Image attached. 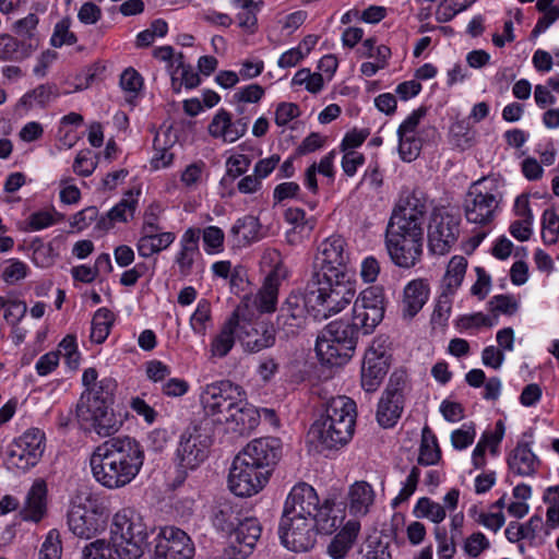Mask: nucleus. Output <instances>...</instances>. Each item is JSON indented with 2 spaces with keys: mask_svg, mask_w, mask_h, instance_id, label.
I'll return each instance as SVG.
<instances>
[{
  "mask_svg": "<svg viewBox=\"0 0 559 559\" xmlns=\"http://www.w3.org/2000/svg\"><path fill=\"white\" fill-rule=\"evenodd\" d=\"M440 460L441 450L439 448L437 437L428 426H425L421 431V440L417 462L419 465L429 466L437 464Z\"/></svg>",
  "mask_w": 559,
  "mask_h": 559,
  "instance_id": "obj_39",
  "label": "nucleus"
},
{
  "mask_svg": "<svg viewBox=\"0 0 559 559\" xmlns=\"http://www.w3.org/2000/svg\"><path fill=\"white\" fill-rule=\"evenodd\" d=\"M44 451L45 433L31 428L9 444L7 463L10 467L27 471L39 462Z\"/></svg>",
  "mask_w": 559,
  "mask_h": 559,
  "instance_id": "obj_12",
  "label": "nucleus"
},
{
  "mask_svg": "<svg viewBox=\"0 0 559 559\" xmlns=\"http://www.w3.org/2000/svg\"><path fill=\"white\" fill-rule=\"evenodd\" d=\"M139 194L140 191H136L135 194L132 190L128 191L124 198L107 213V217H102L98 221V227L108 230L112 227L114 222H128V217H132L134 214Z\"/></svg>",
  "mask_w": 559,
  "mask_h": 559,
  "instance_id": "obj_34",
  "label": "nucleus"
},
{
  "mask_svg": "<svg viewBox=\"0 0 559 559\" xmlns=\"http://www.w3.org/2000/svg\"><path fill=\"white\" fill-rule=\"evenodd\" d=\"M308 300L305 295L292 292L283 301L275 320L276 329L286 337L297 335L306 328L308 319Z\"/></svg>",
  "mask_w": 559,
  "mask_h": 559,
  "instance_id": "obj_15",
  "label": "nucleus"
},
{
  "mask_svg": "<svg viewBox=\"0 0 559 559\" xmlns=\"http://www.w3.org/2000/svg\"><path fill=\"white\" fill-rule=\"evenodd\" d=\"M239 453L272 473L282 456V443L277 438H259L249 442Z\"/></svg>",
  "mask_w": 559,
  "mask_h": 559,
  "instance_id": "obj_22",
  "label": "nucleus"
},
{
  "mask_svg": "<svg viewBox=\"0 0 559 559\" xmlns=\"http://www.w3.org/2000/svg\"><path fill=\"white\" fill-rule=\"evenodd\" d=\"M404 408V403L395 402V399L382 396L377 411V419L380 426L384 428L393 427Z\"/></svg>",
  "mask_w": 559,
  "mask_h": 559,
  "instance_id": "obj_43",
  "label": "nucleus"
},
{
  "mask_svg": "<svg viewBox=\"0 0 559 559\" xmlns=\"http://www.w3.org/2000/svg\"><path fill=\"white\" fill-rule=\"evenodd\" d=\"M29 96L34 98L38 105L46 106L50 100L59 96V91L55 84H41L33 90Z\"/></svg>",
  "mask_w": 559,
  "mask_h": 559,
  "instance_id": "obj_63",
  "label": "nucleus"
},
{
  "mask_svg": "<svg viewBox=\"0 0 559 559\" xmlns=\"http://www.w3.org/2000/svg\"><path fill=\"white\" fill-rule=\"evenodd\" d=\"M213 428L207 418L192 421L180 436L177 448L178 467L182 472L195 469L207 457Z\"/></svg>",
  "mask_w": 559,
  "mask_h": 559,
  "instance_id": "obj_9",
  "label": "nucleus"
},
{
  "mask_svg": "<svg viewBox=\"0 0 559 559\" xmlns=\"http://www.w3.org/2000/svg\"><path fill=\"white\" fill-rule=\"evenodd\" d=\"M182 59L183 55L179 53V56L176 58L178 66L174 72H176V74L180 72L181 83L187 88L197 87L200 84V76L197 72L193 71L190 64H185Z\"/></svg>",
  "mask_w": 559,
  "mask_h": 559,
  "instance_id": "obj_60",
  "label": "nucleus"
},
{
  "mask_svg": "<svg viewBox=\"0 0 559 559\" xmlns=\"http://www.w3.org/2000/svg\"><path fill=\"white\" fill-rule=\"evenodd\" d=\"M306 292L309 307L323 318L344 310L354 300L356 294L355 285L347 275L333 277L323 273L310 276Z\"/></svg>",
  "mask_w": 559,
  "mask_h": 559,
  "instance_id": "obj_5",
  "label": "nucleus"
},
{
  "mask_svg": "<svg viewBox=\"0 0 559 559\" xmlns=\"http://www.w3.org/2000/svg\"><path fill=\"white\" fill-rule=\"evenodd\" d=\"M231 234L238 237V243L246 245L255 240L259 231L258 218L247 215L239 218L231 227Z\"/></svg>",
  "mask_w": 559,
  "mask_h": 559,
  "instance_id": "obj_44",
  "label": "nucleus"
},
{
  "mask_svg": "<svg viewBox=\"0 0 559 559\" xmlns=\"http://www.w3.org/2000/svg\"><path fill=\"white\" fill-rule=\"evenodd\" d=\"M238 312L234 311L213 335L210 343V358L223 359L234 348L237 340Z\"/></svg>",
  "mask_w": 559,
  "mask_h": 559,
  "instance_id": "obj_25",
  "label": "nucleus"
},
{
  "mask_svg": "<svg viewBox=\"0 0 559 559\" xmlns=\"http://www.w3.org/2000/svg\"><path fill=\"white\" fill-rule=\"evenodd\" d=\"M260 423L258 411L249 405L246 400L237 405L233 412L226 417L223 426L227 431H233L240 436L249 435Z\"/></svg>",
  "mask_w": 559,
  "mask_h": 559,
  "instance_id": "obj_26",
  "label": "nucleus"
},
{
  "mask_svg": "<svg viewBox=\"0 0 559 559\" xmlns=\"http://www.w3.org/2000/svg\"><path fill=\"white\" fill-rule=\"evenodd\" d=\"M374 490L365 480L355 481L348 489L347 500L349 513L357 516L366 515L374 502Z\"/></svg>",
  "mask_w": 559,
  "mask_h": 559,
  "instance_id": "obj_30",
  "label": "nucleus"
},
{
  "mask_svg": "<svg viewBox=\"0 0 559 559\" xmlns=\"http://www.w3.org/2000/svg\"><path fill=\"white\" fill-rule=\"evenodd\" d=\"M147 526L136 510L123 508L114 515L110 539L120 559L141 558L147 547Z\"/></svg>",
  "mask_w": 559,
  "mask_h": 559,
  "instance_id": "obj_6",
  "label": "nucleus"
},
{
  "mask_svg": "<svg viewBox=\"0 0 559 559\" xmlns=\"http://www.w3.org/2000/svg\"><path fill=\"white\" fill-rule=\"evenodd\" d=\"M539 464L527 442H519L508 459L510 471L519 476L534 475Z\"/></svg>",
  "mask_w": 559,
  "mask_h": 559,
  "instance_id": "obj_31",
  "label": "nucleus"
},
{
  "mask_svg": "<svg viewBox=\"0 0 559 559\" xmlns=\"http://www.w3.org/2000/svg\"><path fill=\"white\" fill-rule=\"evenodd\" d=\"M115 316L107 308H99L92 319L91 341L102 344L106 341L114 324Z\"/></svg>",
  "mask_w": 559,
  "mask_h": 559,
  "instance_id": "obj_41",
  "label": "nucleus"
},
{
  "mask_svg": "<svg viewBox=\"0 0 559 559\" xmlns=\"http://www.w3.org/2000/svg\"><path fill=\"white\" fill-rule=\"evenodd\" d=\"M385 298L382 287L370 286L354 300L352 322L362 334H371L383 320Z\"/></svg>",
  "mask_w": 559,
  "mask_h": 559,
  "instance_id": "obj_10",
  "label": "nucleus"
},
{
  "mask_svg": "<svg viewBox=\"0 0 559 559\" xmlns=\"http://www.w3.org/2000/svg\"><path fill=\"white\" fill-rule=\"evenodd\" d=\"M407 382V376L404 371H394L389 379L388 386L382 396L395 399L397 403H404V390Z\"/></svg>",
  "mask_w": 559,
  "mask_h": 559,
  "instance_id": "obj_52",
  "label": "nucleus"
},
{
  "mask_svg": "<svg viewBox=\"0 0 559 559\" xmlns=\"http://www.w3.org/2000/svg\"><path fill=\"white\" fill-rule=\"evenodd\" d=\"M145 454L142 444L124 436L106 440L91 455L94 478L108 489L129 485L140 473Z\"/></svg>",
  "mask_w": 559,
  "mask_h": 559,
  "instance_id": "obj_2",
  "label": "nucleus"
},
{
  "mask_svg": "<svg viewBox=\"0 0 559 559\" xmlns=\"http://www.w3.org/2000/svg\"><path fill=\"white\" fill-rule=\"evenodd\" d=\"M136 249L141 257L150 258L167 249L176 239L171 231H162V228L141 230Z\"/></svg>",
  "mask_w": 559,
  "mask_h": 559,
  "instance_id": "obj_29",
  "label": "nucleus"
},
{
  "mask_svg": "<svg viewBox=\"0 0 559 559\" xmlns=\"http://www.w3.org/2000/svg\"><path fill=\"white\" fill-rule=\"evenodd\" d=\"M389 370V356L384 350L371 346L365 354L361 366V386L366 392L378 390Z\"/></svg>",
  "mask_w": 559,
  "mask_h": 559,
  "instance_id": "obj_21",
  "label": "nucleus"
},
{
  "mask_svg": "<svg viewBox=\"0 0 559 559\" xmlns=\"http://www.w3.org/2000/svg\"><path fill=\"white\" fill-rule=\"evenodd\" d=\"M420 477V469L417 466H413L405 483L403 484L402 489L393 501V504L396 506L402 503L415 492L418 481Z\"/></svg>",
  "mask_w": 559,
  "mask_h": 559,
  "instance_id": "obj_57",
  "label": "nucleus"
},
{
  "mask_svg": "<svg viewBox=\"0 0 559 559\" xmlns=\"http://www.w3.org/2000/svg\"><path fill=\"white\" fill-rule=\"evenodd\" d=\"M262 534V526L255 518L240 519L230 533V544L225 549L233 559H246L252 554Z\"/></svg>",
  "mask_w": 559,
  "mask_h": 559,
  "instance_id": "obj_17",
  "label": "nucleus"
},
{
  "mask_svg": "<svg viewBox=\"0 0 559 559\" xmlns=\"http://www.w3.org/2000/svg\"><path fill=\"white\" fill-rule=\"evenodd\" d=\"M489 547V542L486 536L480 533L472 534L465 542L464 549L471 557H478L483 550Z\"/></svg>",
  "mask_w": 559,
  "mask_h": 559,
  "instance_id": "obj_64",
  "label": "nucleus"
},
{
  "mask_svg": "<svg viewBox=\"0 0 559 559\" xmlns=\"http://www.w3.org/2000/svg\"><path fill=\"white\" fill-rule=\"evenodd\" d=\"M319 497L312 486L300 483L293 487L284 506L285 512L309 516L318 511Z\"/></svg>",
  "mask_w": 559,
  "mask_h": 559,
  "instance_id": "obj_23",
  "label": "nucleus"
},
{
  "mask_svg": "<svg viewBox=\"0 0 559 559\" xmlns=\"http://www.w3.org/2000/svg\"><path fill=\"white\" fill-rule=\"evenodd\" d=\"M460 215L435 210L428 223V248L433 254H447L460 236Z\"/></svg>",
  "mask_w": 559,
  "mask_h": 559,
  "instance_id": "obj_11",
  "label": "nucleus"
},
{
  "mask_svg": "<svg viewBox=\"0 0 559 559\" xmlns=\"http://www.w3.org/2000/svg\"><path fill=\"white\" fill-rule=\"evenodd\" d=\"M359 531L360 523L349 520L329 544L328 554L333 559H344L356 542Z\"/></svg>",
  "mask_w": 559,
  "mask_h": 559,
  "instance_id": "obj_33",
  "label": "nucleus"
},
{
  "mask_svg": "<svg viewBox=\"0 0 559 559\" xmlns=\"http://www.w3.org/2000/svg\"><path fill=\"white\" fill-rule=\"evenodd\" d=\"M492 312H500L503 314L512 316L519 309V304L513 296L497 295L489 301Z\"/></svg>",
  "mask_w": 559,
  "mask_h": 559,
  "instance_id": "obj_59",
  "label": "nucleus"
},
{
  "mask_svg": "<svg viewBox=\"0 0 559 559\" xmlns=\"http://www.w3.org/2000/svg\"><path fill=\"white\" fill-rule=\"evenodd\" d=\"M259 475L248 474L235 462L228 475V487L233 493L238 497H251L261 491L267 484L262 476L263 473L259 471Z\"/></svg>",
  "mask_w": 559,
  "mask_h": 559,
  "instance_id": "obj_24",
  "label": "nucleus"
},
{
  "mask_svg": "<svg viewBox=\"0 0 559 559\" xmlns=\"http://www.w3.org/2000/svg\"><path fill=\"white\" fill-rule=\"evenodd\" d=\"M38 16L29 13L27 16L15 21L12 25L14 37L21 41L31 45V50L34 52L39 46V37L37 35Z\"/></svg>",
  "mask_w": 559,
  "mask_h": 559,
  "instance_id": "obj_38",
  "label": "nucleus"
},
{
  "mask_svg": "<svg viewBox=\"0 0 559 559\" xmlns=\"http://www.w3.org/2000/svg\"><path fill=\"white\" fill-rule=\"evenodd\" d=\"M212 319L211 304L206 299L198 302L197 309L190 318L191 329L200 335H205L207 323Z\"/></svg>",
  "mask_w": 559,
  "mask_h": 559,
  "instance_id": "obj_46",
  "label": "nucleus"
},
{
  "mask_svg": "<svg viewBox=\"0 0 559 559\" xmlns=\"http://www.w3.org/2000/svg\"><path fill=\"white\" fill-rule=\"evenodd\" d=\"M33 51L27 45L11 34H0V60L4 62H21L31 57Z\"/></svg>",
  "mask_w": 559,
  "mask_h": 559,
  "instance_id": "obj_37",
  "label": "nucleus"
},
{
  "mask_svg": "<svg viewBox=\"0 0 559 559\" xmlns=\"http://www.w3.org/2000/svg\"><path fill=\"white\" fill-rule=\"evenodd\" d=\"M415 511L418 513V516L427 518L437 524L442 522L445 518L444 507L426 497L417 501Z\"/></svg>",
  "mask_w": 559,
  "mask_h": 559,
  "instance_id": "obj_47",
  "label": "nucleus"
},
{
  "mask_svg": "<svg viewBox=\"0 0 559 559\" xmlns=\"http://www.w3.org/2000/svg\"><path fill=\"white\" fill-rule=\"evenodd\" d=\"M345 239L338 235L323 240L314 257L311 275H321L322 273L333 277L347 275L345 265L348 254L345 251Z\"/></svg>",
  "mask_w": 559,
  "mask_h": 559,
  "instance_id": "obj_14",
  "label": "nucleus"
},
{
  "mask_svg": "<svg viewBox=\"0 0 559 559\" xmlns=\"http://www.w3.org/2000/svg\"><path fill=\"white\" fill-rule=\"evenodd\" d=\"M116 386L114 379L104 378L96 386L85 389L76 404L78 419L100 437L112 436L122 425L112 409Z\"/></svg>",
  "mask_w": 559,
  "mask_h": 559,
  "instance_id": "obj_4",
  "label": "nucleus"
},
{
  "mask_svg": "<svg viewBox=\"0 0 559 559\" xmlns=\"http://www.w3.org/2000/svg\"><path fill=\"white\" fill-rule=\"evenodd\" d=\"M361 559H391L389 544L378 537H369L361 550Z\"/></svg>",
  "mask_w": 559,
  "mask_h": 559,
  "instance_id": "obj_50",
  "label": "nucleus"
},
{
  "mask_svg": "<svg viewBox=\"0 0 559 559\" xmlns=\"http://www.w3.org/2000/svg\"><path fill=\"white\" fill-rule=\"evenodd\" d=\"M264 95V88L259 84H250L246 87L239 88L234 94V100L240 103H258Z\"/></svg>",
  "mask_w": 559,
  "mask_h": 559,
  "instance_id": "obj_61",
  "label": "nucleus"
},
{
  "mask_svg": "<svg viewBox=\"0 0 559 559\" xmlns=\"http://www.w3.org/2000/svg\"><path fill=\"white\" fill-rule=\"evenodd\" d=\"M67 522L73 535L90 539L106 528L107 514L98 507L74 504L68 512Z\"/></svg>",
  "mask_w": 559,
  "mask_h": 559,
  "instance_id": "obj_16",
  "label": "nucleus"
},
{
  "mask_svg": "<svg viewBox=\"0 0 559 559\" xmlns=\"http://www.w3.org/2000/svg\"><path fill=\"white\" fill-rule=\"evenodd\" d=\"M332 504L329 500H326L321 507L318 506V511H314V514L311 515L313 521V531L316 534H332L340 527L341 520L337 515H332Z\"/></svg>",
  "mask_w": 559,
  "mask_h": 559,
  "instance_id": "obj_40",
  "label": "nucleus"
},
{
  "mask_svg": "<svg viewBox=\"0 0 559 559\" xmlns=\"http://www.w3.org/2000/svg\"><path fill=\"white\" fill-rule=\"evenodd\" d=\"M454 293L443 289L442 294L437 300L431 321L435 324L445 325L449 320L451 308H452V296Z\"/></svg>",
  "mask_w": 559,
  "mask_h": 559,
  "instance_id": "obj_54",
  "label": "nucleus"
},
{
  "mask_svg": "<svg viewBox=\"0 0 559 559\" xmlns=\"http://www.w3.org/2000/svg\"><path fill=\"white\" fill-rule=\"evenodd\" d=\"M399 154L405 162L417 158L421 150V140L417 135H397Z\"/></svg>",
  "mask_w": 559,
  "mask_h": 559,
  "instance_id": "obj_51",
  "label": "nucleus"
},
{
  "mask_svg": "<svg viewBox=\"0 0 559 559\" xmlns=\"http://www.w3.org/2000/svg\"><path fill=\"white\" fill-rule=\"evenodd\" d=\"M356 415L354 400L344 395L330 399L324 413L310 427L308 436L311 442L322 450L345 445L354 435Z\"/></svg>",
  "mask_w": 559,
  "mask_h": 559,
  "instance_id": "obj_3",
  "label": "nucleus"
},
{
  "mask_svg": "<svg viewBox=\"0 0 559 559\" xmlns=\"http://www.w3.org/2000/svg\"><path fill=\"white\" fill-rule=\"evenodd\" d=\"M239 511L236 506L229 501L216 502L210 511L212 525L219 532L231 533L239 522Z\"/></svg>",
  "mask_w": 559,
  "mask_h": 559,
  "instance_id": "obj_35",
  "label": "nucleus"
},
{
  "mask_svg": "<svg viewBox=\"0 0 559 559\" xmlns=\"http://www.w3.org/2000/svg\"><path fill=\"white\" fill-rule=\"evenodd\" d=\"M27 274V266L25 263L19 260H9L8 265L2 270L1 277L7 284H14L23 278Z\"/></svg>",
  "mask_w": 559,
  "mask_h": 559,
  "instance_id": "obj_56",
  "label": "nucleus"
},
{
  "mask_svg": "<svg viewBox=\"0 0 559 559\" xmlns=\"http://www.w3.org/2000/svg\"><path fill=\"white\" fill-rule=\"evenodd\" d=\"M467 267V261L462 255H454L448 263L442 285L449 293H455L461 286Z\"/></svg>",
  "mask_w": 559,
  "mask_h": 559,
  "instance_id": "obj_42",
  "label": "nucleus"
},
{
  "mask_svg": "<svg viewBox=\"0 0 559 559\" xmlns=\"http://www.w3.org/2000/svg\"><path fill=\"white\" fill-rule=\"evenodd\" d=\"M83 559H110L111 549L105 539H96L83 548Z\"/></svg>",
  "mask_w": 559,
  "mask_h": 559,
  "instance_id": "obj_58",
  "label": "nucleus"
},
{
  "mask_svg": "<svg viewBox=\"0 0 559 559\" xmlns=\"http://www.w3.org/2000/svg\"><path fill=\"white\" fill-rule=\"evenodd\" d=\"M542 237L547 245H554L559 237V215L552 209H547L542 218Z\"/></svg>",
  "mask_w": 559,
  "mask_h": 559,
  "instance_id": "obj_48",
  "label": "nucleus"
},
{
  "mask_svg": "<svg viewBox=\"0 0 559 559\" xmlns=\"http://www.w3.org/2000/svg\"><path fill=\"white\" fill-rule=\"evenodd\" d=\"M359 333L353 322L335 320L330 322L319 335L328 338L329 342H334L336 345L340 344L341 350L348 348L355 352Z\"/></svg>",
  "mask_w": 559,
  "mask_h": 559,
  "instance_id": "obj_28",
  "label": "nucleus"
},
{
  "mask_svg": "<svg viewBox=\"0 0 559 559\" xmlns=\"http://www.w3.org/2000/svg\"><path fill=\"white\" fill-rule=\"evenodd\" d=\"M300 115L299 107L294 103H281L275 110V123L280 127L286 126L289 121Z\"/></svg>",
  "mask_w": 559,
  "mask_h": 559,
  "instance_id": "obj_62",
  "label": "nucleus"
},
{
  "mask_svg": "<svg viewBox=\"0 0 559 559\" xmlns=\"http://www.w3.org/2000/svg\"><path fill=\"white\" fill-rule=\"evenodd\" d=\"M287 276L288 271L283 263H276L266 275L253 300L255 308L261 313H273L276 310L278 289Z\"/></svg>",
  "mask_w": 559,
  "mask_h": 559,
  "instance_id": "obj_20",
  "label": "nucleus"
},
{
  "mask_svg": "<svg viewBox=\"0 0 559 559\" xmlns=\"http://www.w3.org/2000/svg\"><path fill=\"white\" fill-rule=\"evenodd\" d=\"M426 214V200L417 191L401 197L394 206L385 229V248L396 266L412 269L420 262Z\"/></svg>",
  "mask_w": 559,
  "mask_h": 559,
  "instance_id": "obj_1",
  "label": "nucleus"
},
{
  "mask_svg": "<svg viewBox=\"0 0 559 559\" xmlns=\"http://www.w3.org/2000/svg\"><path fill=\"white\" fill-rule=\"evenodd\" d=\"M62 545L60 533L50 530L39 549V559H61Z\"/></svg>",
  "mask_w": 559,
  "mask_h": 559,
  "instance_id": "obj_49",
  "label": "nucleus"
},
{
  "mask_svg": "<svg viewBox=\"0 0 559 559\" xmlns=\"http://www.w3.org/2000/svg\"><path fill=\"white\" fill-rule=\"evenodd\" d=\"M24 521L40 522L47 514V487L44 481H36L28 490L20 511Z\"/></svg>",
  "mask_w": 559,
  "mask_h": 559,
  "instance_id": "obj_27",
  "label": "nucleus"
},
{
  "mask_svg": "<svg viewBox=\"0 0 559 559\" xmlns=\"http://www.w3.org/2000/svg\"><path fill=\"white\" fill-rule=\"evenodd\" d=\"M246 399L245 390L229 380L210 383L201 393L203 418H207L211 426L214 424L223 426L226 417Z\"/></svg>",
  "mask_w": 559,
  "mask_h": 559,
  "instance_id": "obj_8",
  "label": "nucleus"
},
{
  "mask_svg": "<svg viewBox=\"0 0 559 559\" xmlns=\"http://www.w3.org/2000/svg\"><path fill=\"white\" fill-rule=\"evenodd\" d=\"M498 180L484 177L472 183L465 200L464 212L468 223L487 226L493 218L501 201Z\"/></svg>",
  "mask_w": 559,
  "mask_h": 559,
  "instance_id": "obj_7",
  "label": "nucleus"
},
{
  "mask_svg": "<svg viewBox=\"0 0 559 559\" xmlns=\"http://www.w3.org/2000/svg\"><path fill=\"white\" fill-rule=\"evenodd\" d=\"M71 21L66 17L58 22L55 26L53 34L51 36L50 43L53 47H61L63 45H73L76 43L78 38L70 31Z\"/></svg>",
  "mask_w": 559,
  "mask_h": 559,
  "instance_id": "obj_53",
  "label": "nucleus"
},
{
  "mask_svg": "<svg viewBox=\"0 0 559 559\" xmlns=\"http://www.w3.org/2000/svg\"><path fill=\"white\" fill-rule=\"evenodd\" d=\"M316 352L320 361L324 365L335 367L343 366L352 358L354 352L346 348L341 350V345L329 342L328 338L318 335L316 342Z\"/></svg>",
  "mask_w": 559,
  "mask_h": 559,
  "instance_id": "obj_36",
  "label": "nucleus"
},
{
  "mask_svg": "<svg viewBox=\"0 0 559 559\" xmlns=\"http://www.w3.org/2000/svg\"><path fill=\"white\" fill-rule=\"evenodd\" d=\"M193 556L194 545L185 531L174 526L162 530L154 559H192Z\"/></svg>",
  "mask_w": 559,
  "mask_h": 559,
  "instance_id": "obj_19",
  "label": "nucleus"
},
{
  "mask_svg": "<svg viewBox=\"0 0 559 559\" xmlns=\"http://www.w3.org/2000/svg\"><path fill=\"white\" fill-rule=\"evenodd\" d=\"M450 133L455 141V145L462 150L472 146L474 134L469 130L468 123L464 120L454 122L450 128Z\"/></svg>",
  "mask_w": 559,
  "mask_h": 559,
  "instance_id": "obj_55",
  "label": "nucleus"
},
{
  "mask_svg": "<svg viewBox=\"0 0 559 559\" xmlns=\"http://www.w3.org/2000/svg\"><path fill=\"white\" fill-rule=\"evenodd\" d=\"M474 2L476 0H442L436 11V20L440 23L449 22Z\"/></svg>",
  "mask_w": 559,
  "mask_h": 559,
  "instance_id": "obj_45",
  "label": "nucleus"
},
{
  "mask_svg": "<svg viewBox=\"0 0 559 559\" xmlns=\"http://www.w3.org/2000/svg\"><path fill=\"white\" fill-rule=\"evenodd\" d=\"M237 340L246 353L255 354L275 344V330L265 322L238 317Z\"/></svg>",
  "mask_w": 559,
  "mask_h": 559,
  "instance_id": "obj_18",
  "label": "nucleus"
},
{
  "mask_svg": "<svg viewBox=\"0 0 559 559\" xmlns=\"http://www.w3.org/2000/svg\"><path fill=\"white\" fill-rule=\"evenodd\" d=\"M278 534L283 546L296 552L307 551L316 543L313 521L307 515L283 511Z\"/></svg>",
  "mask_w": 559,
  "mask_h": 559,
  "instance_id": "obj_13",
  "label": "nucleus"
},
{
  "mask_svg": "<svg viewBox=\"0 0 559 559\" xmlns=\"http://www.w3.org/2000/svg\"><path fill=\"white\" fill-rule=\"evenodd\" d=\"M429 296L428 284L424 280H413L404 288L403 313L408 318L415 317L424 307Z\"/></svg>",
  "mask_w": 559,
  "mask_h": 559,
  "instance_id": "obj_32",
  "label": "nucleus"
}]
</instances>
